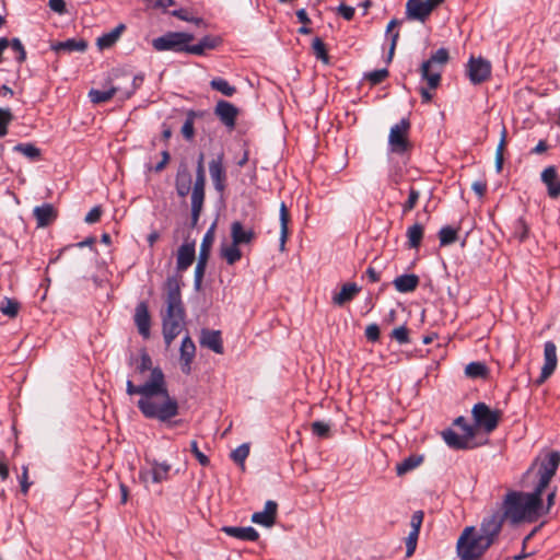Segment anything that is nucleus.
Returning a JSON list of instances; mask_svg holds the SVG:
<instances>
[{
    "mask_svg": "<svg viewBox=\"0 0 560 560\" xmlns=\"http://www.w3.org/2000/svg\"><path fill=\"white\" fill-rule=\"evenodd\" d=\"M128 395H140L137 407L145 419L156 420L167 428L179 425L183 421L175 420L179 415V405L175 397L170 395L163 371L156 366L150 378L140 385L131 380L126 383Z\"/></svg>",
    "mask_w": 560,
    "mask_h": 560,
    "instance_id": "f257e3e1",
    "label": "nucleus"
},
{
    "mask_svg": "<svg viewBox=\"0 0 560 560\" xmlns=\"http://www.w3.org/2000/svg\"><path fill=\"white\" fill-rule=\"evenodd\" d=\"M180 277L170 276L165 282L166 310L162 314V330L167 347L180 334L185 324V307L182 301Z\"/></svg>",
    "mask_w": 560,
    "mask_h": 560,
    "instance_id": "f03ea898",
    "label": "nucleus"
},
{
    "mask_svg": "<svg viewBox=\"0 0 560 560\" xmlns=\"http://www.w3.org/2000/svg\"><path fill=\"white\" fill-rule=\"evenodd\" d=\"M542 491L535 487L533 492L510 491L503 501V512L512 524L536 522L542 515Z\"/></svg>",
    "mask_w": 560,
    "mask_h": 560,
    "instance_id": "7ed1b4c3",
    "label": "nucleus"
},
{
    "mask_svg": "<svg viewBox=\"0 0 560 560\" xmlns=\"http://www.w3.org/2000/svg\"><path fill=\"white\" fill-rule=\"evenodd\" d=\"M491 540L481 537L474 526L466 527L456 544L460 560H478L490 548Z\"/></svg>",
    "mask_w": 560,
    "mask_h": 560,
    "instance_id": "20e7f679",
    "label": "nucleus"
},
{
    "mask_svg": "<svg viewBox=\"0 0 560 560\" xmlns=\"http://www.w3.org/2000/svg\"><path fill=\"white\" fill-rule=\"evenodd\" d=\"M205 154L201 152L198 155L197 167H196V179L192 186V192L190 196L191 201V228L198 224L200 214L203 209L206 198V171H205Z\"/></svg>",
    "mask_w": 560,
    "mask_h": 560,
    "instance_id": "39448f33",
    "label": "nucleus"
},
{
    "mask_svg": "<svg viewBox=\"0 0 560 560\" xmlns=\"http://www.w3.org/2000/svg\"><path fill=\"white\" fill-rule=\"evenodd\" d=\"M450 59L448 50L446 48H439L430 59L422 62L420 72L422 80L428 82L429 89H436L441 83V69H433L434 65L443 67Z\"/></svg>",
    "mask_w": 560,
    "mask_h": 560,
    "instance_id": "423d86ee",
    "label": "nucleus"
},
{
    "mask_svg": "<svg viewBox=\"0 0 560 560\" xmlns=\"http://www.w3.org/2000/svg\"><path fill=\"white\" fill-rule=\"evenodd\" d=\"M410 127V120L408 118H402L390 128L388 135V147L392 153L402 155L411 150L412 144L409 140Z\"/></svg>",
    "mask_w": 560,
    "mask_h": 560,
    "instance_id": "0eeeda50",
    "label": "nucleus"
},
{
    "mask_svg": "<svg viewBox=\"0 0 560 560\" xmlns=\"http://www.w3.org/2000/svg\"><path fill=\"white\" fill-rule=\"evenodd\" d=\"M194 40V35L186 32H168L152 40L156 51L186 52V46Z\"/></svg>",
    "mask_w": 560,
    "mask_h": 560,
    "instance_id": "6e6552de",
    "label": "nucleus"
},
{
    "mask_svg": "<svg viewBox=\"0 0 560 560\" xmlns=\"http://www.w3.org/2000/svg\"><path fill=\"white\" fill-rule=\"evenodd\" d=\"M471 413L476 425L487 433H491L497 429L502 417V411L498 409L492 410L485 402H477L472 407Z\"/></svg>",
    "mask_w": 560,
    "mask_h": 560,
    "instance_id": "1a4fd4ad",
    "label": "nucleus"
},
{
    "mask_svg": "<svg viewBox=\"0 0 560 560\" xmlns=\"http://www.w3.org/2000/svg\"><path fill=\"white\" fill-rule=\"evenodd\" d=\"M444 0H408L406 3V19L424 23L434 9Z\"/></svg>",
    "mask_w": 560,
    "mask_h": 560,
    "instance_id": "9d476101",
    "label": "nucleus"
},
{
    "mask_svg": "<svg viewBox=\"0 0 560 560\" xmlns=\"http://www.w3.org/2000/svg\"><path fill=\"white\" fill-rule=\"evenodd\" d=\"M560 464V453L559 452H550L539 464L537 469L538 482L536 488L544 490L548 487L551 478L555 476L558 466Z\"/></svg>",
    "mask_w": 560,
    "mask_h": 560,
    "instance_id": "9b49d317",
    "label": "nucleus"
},
{
    "mask_svg": "<svg viewBox=\"0 0 560 560\" xmlns=\"http://www.w3.org/2000/svg\"><path fill=\"white\" fill-rule=\"evenodd\" d=\"M467 74L472 84L486 82L491 75V63L482 57H470L467 63Z\"/></svg>",
    "mask_w": 560,
    "mask_h": 560,
    "instance_id": "f8f14e48",
    "label": "nucleus"
},
{
    "mask_svg": "<svg viewBox=\"0 0 560 560\" xmlns=\"http://www.w3.org/2000/svg\"><path fill=\"white\" fill-rule=\"evenodd\" d=\"M445 443L453 450H469L472 448L471 440L476 435L474 427H465L464 434L459 435L452 429H447L442 433Z\"/></svg>",
    "mask_w": 560,
    "mask_h": 560,
    "instance_id": "ddd939ff",
    "label": "nucleus"
},
{
    "mask_svg": "<svg viewBox=\"0 0 560 560\" xmlns=\"http://www.w3.org/2000/svg\"><path fill=\"white\" fill-rule=\"evenodd\" d=\"M544 360L539 377L535 381L536 386L542 385L556 371L558 364L557 347L553 341H546L544 345Z\"/></svg>",
    "mask_w": 560,
    "mask_h": 560,
    "instance_id": "4468645a",
    "label": "nucleus"
},
{
    "mask_svg": "<svg viewBox=\"0 0 560 560\" xmlns=\"http://www.w3.org/2000/svg\"><path fill=\"white\" fill-rule=\"evenodd\" d=\"M151 468L149 470H140L139 478L148 483L151 479L154 483H161L168 479L171 471V464L167 462H158L156 459L148 460Z\"/></svg>",
    "mask_w": 560,
    "mask_h": 560,
    "instance_id": "2eb2a0df",
    "label": "nucleus"
},
{
    "mask_svg": "<svg viewBox=\"0 0 560 560\" xmlns=\"http://www.w3.org/2000/svg\"><path fill=\"white\" fill-rule=\"evenodd\" d=\"M224 154L220 153L209 162V173L215 191L223 195L226 189V171L223 165Z\"/></svg>",
    "mask_w": 560,
    "mask_h": 560,
    "instance_id": "dca6fc26",
    "label": "nucleus"
},
{
    "mask_svg": "<svg viewBox=\"0 0 560 560\" xmlns=\"http://www.w3.org/2000/svg\"><path fill=\"white\" fill-rule=\"evenodd\" d=\"M504 520H506L504 513H493L489 517L483 518L480 528L477 533L485 539L491 540L492 545L494 542V539L501 532Z\"/></svg>",
    "mask_w": 560,
    "mask_h": 560,
    "instance_id": "f3484780",
    "label": "nucleus"
},
{
    "mask_svg": "<svg viewBox=\"0 0 560 560\" xmlns=\"http://www.w3.org/2000/svg\"><path fill=\"white\" fill-rule=\"evenodd\" d=\"M214 114L226 128L233 129L236 125L238 108L228 101L220 100L214 107Z\"/></svg>",
    "mask_w": 560,
    "mask_h": 560,
    "instance_id": "a211bd4d",
    "label": "nucleus"
},
{
    "mask_svg": "<svg viewBox=\"0 0 560 560\" xmlns=\"http://www.w3.org/2000/svg\"><path fill=\"white\" fill-rule=\"evenodd\" d=\"M135 324L143 338L150 337L151 316L145 302H140L135 311Z\"/></svg>",
    "mask_w": 560,
    "mask_h": 560,
    "instance_id": "6ab92c4d",
    "label": "nucleus"
},
{
    "mask_svg": "<svg viewBox=\"0 0 560 560\" xmlns=\"http://www.w3.org/2000/svg\"><path fill=\"white\" fill-rule=\"evenodd\" d=\"M33 215L37 228H46L56 221L58 211L51 203H43L33 209Z\"/></svg>",
    "mask_w": 560,
    "mask_h": 560,
    "instance_id": "aec40b11",
    "label": "nucleus"
},
{
    "mask_svg": "<svg viewBox=\"0 0 560 560\" xmlns=\"http://www.w3.org/2000/svg\"><path fill=\"white\" fill-rule=\"evenodd\" d=\"M277 510H278L277 502L272 501V500H268L265 503L264 511L255 512L252 515V522L255 524L266 526V527H271L276 522Z\"/></svg>",
    "mask_w": 560,
    "mask_h": 560,
    "instance_id": "412c9836",
    "label": "nucleus"
},
{
    "mask_svg": "<svg viewBox=\"0 0 560 560\" xmlns=\"http://www.w3.org/2000/svg\"><path fill=\"white\" fill-rule=\"evenodd\" d=\"M541 182L547 186L548 196L557 199L560 196V177L555 166H548L541 172Z\"/></svg>",
    "mask_w": 560,
    "mask_h": 560,
    "instance_id": "4be33fe9",
    "label": "nucleus"
},
{
    "mask_svg": "<svg viewBox=\"0 0 560 560\" xmlns=\"http://www.w3.org/2000/svg\"><path fill=\"white\" fill-rule=\"evenodd\" d=\"M180 370L188 375L191 371V362L196 354V346L189 336H186L180 345Z\"/></svg>",
    "mask_w": 560,
    "mask_h": 560,
    "instance_id": "5701e85b",
    "label": "nucleus"
},
{
    "mask_svg": "<svg viewBox=\"0 0 560 560\" xmlns=\"http://www.w3.org/2000/svg\"><path fill=\"white\" fill-rule=\"evenodd\" d=\"M200 345L218 354L223 353V342L220 330L202 329L200 335Z\"/></svg>",
    "mask_w": 560,
    "mask_h": 560,
    "instance_id": "b1692460",
    "label": "nucleus"
},
{
    "mask_svg": "<svg viewBox=\"0 0 560 560\" xmlns=\"http://www.w3.org/2000/svg\"><path fill=\"white\" fill-rule=\"evenodd\" d=\"M231 238L235 245L249 244L256 238L253 229H245L242 222L234 221L231 224Z\"/></svg>",
    "mask_w": 560,
    "mask_h": 560,
    "instance_id": "393cba45",
    "label": "nucleus"
},
{
    "mask_svg": "<svg viewBox=\"0 0 560 560\" xmlns=\"http://www.w3.org/2000/svg\"><path fill=\"white\" fill-rule=\"evenodd\" d=\"M196 257L195 243H184L177 252V271L183 272L187 270L194 262Z\"/></svg>",
    "mask_w": 560,
    "mask_h": 560,
    "instance_id": "a878e982",
    "label": "nucleus"
},
{
    "mask_svg": "<svg viewBox=\"0 0 560 560\" xmlns=\"http://www.w3.org/2000/svg\"><path fill=\"white\" fill-rule=\"evenodd\" d=\"M175 188L177 195L182 198L186 197L190 191L192 192L191 175L185 164H180L177 170L175 177Z\"/></svg>",
    "mask_w": 560,
    "mask_h": 560,
    "instance_id": "bb28decb",
    "label": "nucleus"
},
{
    "mask_svg": "<svg viewBox=\"0 0 560 560\" xmlns=\"http://www.w3.org/2000/svg\"><path fill=\"white\" fill-rule=\"evenodd\" d=\"M221 38L218 36L207 35L202 37L198 44L186 46V52L191 55L201 56L206 50L214 49L221 44Z\"/></svg>",
    "mask_w": 560,
    "mask_h": 560,
    "instance_id": "cd10ccee",
    "label": "nucleus"
},
{
    "mask_svg": "<svg viewBox=\"0 0 560 560\" xmlns=\"http://www.w3.org/2000/svg\"><path fill=\"white\" fill-rule=\"evenodd\" d=\"M228 536L237 538L244 541H256L259 538L258 532L252 527H236V526H224L221 529Z\"/></svg>",
    "mask_w": 560,
    "mask_h": 560,
    "instance_id": "c85d7f7f",
    "label": "nucleus"
},
{
    "mask_svg": "<svg viewBox=\"0 0 560 560\" xmlns=\"http://www.w3.org/2000/svg\"><path fill=\"white\" fill-rule=\"evenodd\" d=\"M118 94L120 98L121 86L117 84H110L109 88L104 90L92 89L89 92L90 101L94 104H101L113 98L114 95Z\"/></svg>",
    "mask_w": 560,
    "mask_h": 560,
    "instance_id": "c756f323",
    "label": "nucleus"
},
{
    "mask_svg": "<svg viewBox=\"0 0 560 560\" xmlns=\"http://www.w3.org/2000/svg\"><path fill=\"white\" fill-rule=\"evenodd\" d=\"M420 279L415 273H405L398 276L393 281L395 289L400 293L413 292L419 285Z\"/></svg>",
    "mask_w": 560,
    "mask_h": 560,
    "instance_id": "7c9ffc66",
    "label": "nucleus"
},
{
    "mask_svg": "<svg viewBox=\"0 0 560 560\" xmlns=\"http://www.w3.org/2000/svg\"><path fill=\"white\" fill-rule=\"evenodd\" d=\"M51 48L57 52H84L88 48V43L84 39L69 38L65 42H58L57 44L52 45Z\"/></svg>",
    "mask_w": 560,
    "mask_h": 560,
    "instance_id": "2f4dec72",
    "label": "nucleus"
},
{
    "mask_svg": "<svg viewBox=\"0 0 560 560\" xmlns=\"http://www.w3.org/2000/svg\"><path fill=\"white\" fill-rule=\"evenodd\" d=\"M360 292V288L355 283H346L342 285L339 293L332 296L334 304L341 306L350 302Z\"/></svg>",
    "mask_w": 560,
    "mask_h": 560,
    "instance_id": "473e14b6",
    "label": "nucleus"
},
{
    "mask_svg": "<svg viewBox=\"0 0 560 560\" xmlns=\"http://www.w3.org/2000/svg\"><path fill=\"white\" fill-rule=\"evenodd\" d=\"M125 24H118L110 32L103 34L97 38V46L100 49L110 48L120 37L122 32L125 31Z\"/></svg>",
    "mask_w": 560,
    "mask_h": 560,
    "instance_id": "72a5a7b5",
    "label": "nucleus"
},
{
    "mask_svg": "<svg viewBox=\"0 0 560 560\" xmlns=\"http://www.w3.org/2000/svg\"><path fill=\"white\" fill-rule=\"evenodd\" d=\"M206 115L205 112H196V110H189L187 113V116H186V120L182 127V135L183 137L190 141L192 140L194 136H195V128H194V125H195V119L196 118H201Z\"/></svg>",
    "mask_w": 560,
    "mask_h": 560,
    "instance_id": "f704fd0d",
    "label": "nucleus"
},
{
    "mask_svg": "<svg viewBox=\"0 0 560 560\" xmlns=\"http://www.w3.org/2000/svg\"><path fill=\"white\" fill-rule=\"evenodd\" d=\"M290 214L284 202L280 205V250L284 249L289 236Z\"/></svg>",
    "mask_w": 560,
    "mask_h": 560,
    "instance_id": "c9c22d12",
    "label": "nucleus"
},
{
    "mask_svg": "<svg viewBox=\"0 0 560 560\" xmlns=\"http://www.w3.org/2000/svg\"><path fill=\"white\" fill-rule=\"evenodd\" d=\"M424 229L422 224L415 223L413 225L409 226L407 230V245L409 248L417 249L419 248L421 241L423 238Z\"/></svg>",
    "mask_w": 560,
    "mask_h": 560,
    "instance_id": "e433bc0d",
    "label": "nucleus"
},
{
    "mask_svg": "<svg viewBox=\"0 0 560 560\" xmlns=\"http://www.w3.org/2000/svg\"><path fill=\"white\" fill-rule=\"evenodd\" d=\"M214 232H215V222L212 223V225L209 228V230L203 235L200 249H199V257L198 258H205L209 259L210 250L212 247V244L214 242Z\"/></svg>",
    "mask_w": 560,
    "mask_h": 560,
    "instance_id": "4c0bfd02",
    "label": "nucleus"
},
{
    "mask_svg": "<svg viewBox=\"0 0 560 560\" xmlns=\"http://www.w3.org/2000/svg\"><path fill=\"white\" fill-rule=\"evenodd\" d=\"M402 23V21L398 20V19H392L389 21V23L387 24V27H386V34H388L390 36V46H389V50H388V57H387V61L390 62L393 57H394V54H395V49H396V46H397V42L399 39V32H393V28H395L396 26L400 25Z\"/></svg>",
    "mask_w": 560,
    "mask_h": 560,
    "instance_id": "58836bf2",
    "label": "nucleus"
},
{
    "mask_svg": "<svg viewBox=\"0 0 560 560\" xmlns=\"http://www.w3.org/2000/svg\"><path fill=\"white\" fill-rule=\"evenodd\" d=\"M402 23V21L398 20V19H392L389 21V23L387 24V27H386V34H388L390 36V46H389V50H388V57H387V61L390 62L393 57H394V54H395V49H396V46H397V42L399 39V32H393V28H395L396 26L400 25Z\"/></svg>",
    "mask_w": 560,
    "mask_h": 560,
    "instance_id": "ea45409f",
    "label": "nucleus"
},
{
    "mask_svg": "<svg viewBox=\"0 0 560 560\" xmlns=\"http://www.w3.org/2000/svg\"><path fill=\"white\" fill-rule=\"evenodd\" d=\"M422 456L411 455L405 458L401 463L396 466V472L398 476H402L408 471L415 469L422 463Z\"/></svg>",
    "mask_w": 560,
    "mask_h": 560,
    "instance_id": "a19ab883",
    "label": "nucleus"
},
{
    "mask_svg": "<svg viewBox=\"0 0 560 560\" xmlns=\"http://www.w3.org/2000/svg\"><path fill=\"white\" fill-rule=\"evenodd\" d=\"M20 303L11 298L5 296L0 303V312L9 318H15L20 311Z\"/></svg>",
    "mask_w": 560,
    "mask_h": 560,
    "instance_id": "79ce46f5",
    "label": "nucleus"
},
{
    "mask_svg": "<svg viewBox=\"0 0 560 560\" xmlns=\"http://www.w3.org/2000/svg\"><path fill=\"white\" fill-rule=\"evenodd\" d=\"M458 238V229H454L450 225L443 226L439 231V240L441 246H448L454 244Z\"/></svg>",
    "mask_w": 560,
    "mask_h": 560,
    "instance_id": "37998d69",
    "label": "nucleus"
},
{
    "mask_svg": "<svg viewBox=\"0 0 560 560\" xmlns=\"http://www.w3.org/2000/svg\"><path fill=\"white\" fill-rule=\"evenodd\" d=\"M465 374L470 378H485L488 375V368L482 362H470L465 368Z\"/></svg>",
    "mask_w": 560,
    "mask_h": 560,
    "instance_id": "c03bdc74",
    "label": "nucleus"
},
{
    "mask_svg": "<svg viewBox=\"0 0 560 560\" xmlns=\"http://www.w3.org/2000/svg\"><path fill=\"white\" fill-rule=\"evenodd\" d=\"M221 256L225 259L229 265H234L242 258V252L238 248V245H235L233 242L231 245L223 246L221 248Z\"/></svg>",
    "mask_w": 560,
    "mask_h": 560,
    "instance_id": "a18cd8bd",
    "label": "nucleus"
},
{
    "mask_svg": "<svg viewBox=\"0 0 560 560\" xmlns=\"http://www.w3.org/2000/svg\"><path fill=\"white\" fill-rule=\"evenodd\" d=\"M210 86H211L212 90L218 91V92L222 93L225 96H232L236 92V88L231 85L223 78H213L210 81Z\"/></svg>",
    "mask_w": 560,
    "mask_h": 560,
    "instance_id": "49530a36",
    "label": "nucleus"
},
{
    "mask_svg": "<svg viewBox=\"0 0 560 560\" xmlns=\"http://www.w3.org/2000/svg\"><path fill=\"white\" fill-rule=\"evenodd\" d=\"M13 150L31 161H37L40 158V150L32 143H18Z\"/></svg>",
    "mask_w": 560,
    "mask_h": 560,
    "instance_id": "de8ad7c7",
    "label": "nucleus"
},
{
    "mask_svg": "<svg viewBox=\"0 0 560 560\" xmlns=\"http://www.w3.org/2000/svg\"><path fill=\"white\" fill-rule=\"evenodd\" d=\"M312 47L317 59L322 60L326 65L329 63V56L326 49V45L322 38L315 37L313 39Z\"/></svg>",
    "mask_w": 560,
    "mask_h": 560,
    "instance_id": "09e8293b",
    "label": "nucleus"
},
{
    "mask_svg": "<svg viewBox=\"0 0 560 560\" xmlns=\"http://www.w3.org/2000/svg\"><path fill=\"white\" fill-rule=\"evenodd\" d=\"M13 114L10 108L0 107V138L8 135V127L13 120Z\"/></svg>",
    "mask_w": 560,
    "mask_h": 560,
    "instance_id": "8fccbe9b",
    "label": "nucleus"
},
{
    "mask_svg": "<svg viewBox=\"0 0 560 560\" xmlns=\"http://www.w3.org/2000/svg\"><path fill=\"white\" fill-rule=\"evenodd\" d=\"M9 47L15 52V60L22 65L26 60V50L19 38L9 39Z\"/></svg>",
    "mask_w": 560,
    "mask_h": 560,
    "instance_id": "3c124183",
    "label": "nucleus"
},
{
    "mask_svg": "<svg viewBox=\"0 0 560 560\" xmlns=\"http://www.w3.org/2000/svg\"><path fill=\"white\" fill-rule=\"evenodd\" d=\"M249 455V445L247 443H244L236 447L231 453V458L234 460L235 464L241 465L244 467L245 459Z\"/></svg>",
    "mask_w": 560,
    "mask_h": 560,
    "instance_id": "603ef678",
    "label": "nucleus"
},
{
    "mask_svg": "<svg viewBox=\"0 0 560 560\" xmlns=\"http://www.w3.org/2000/svg\"><path fill=\"white\" fill-rule=\"evenodd\" d=\"M208 264V259L205 258H198L196 268H195V279H194V285L196 290H199L201 288V283L205 277L206 267Z\"/></svg>",
    "mask_w": 560,
    "mask_h": 560,
    "instance_id": "864d4df0",
    "label": "nucleus"
},
{
    "mask_svg": "<svg viewBox=\"0 0 560 560\" xmlns=\"http://www.w3.org/2000/svg\"><path fill=\"white\" fill-rule=\"evenodd\" d=\"M529 228L525 220L520 218L514 223V236L520 241L524 242L528 237Z\"/></svg>",
    "mask_w": 560,
    "mask_h": 560,
    "instance_id": "5fc2aeb1",
    "label": "nucleus"
},
{
    "mask_svg": "<svg viewBox=\"0 0 560 560\" xmlns=\"http://www.w3.org/2000/svg\"><path fill=\"white\" fill-rule=\"evenodd\" d=\"M390 338L395 339L399 345L410 343L409 329L406 326H399L393 329Z\"/></svg>",
    "mask_w": 560,
    "mask_h": 560,
    "instance_id": "6e6d98bb",
    "label": "nucleus"
},
{
    "mask_svg": "<svg viewBox=\"0 0 560 560\" xmlns=\"http://www.w3.org/2000/svg\"><path fill=\"white\" fill-rule=\"evenodd\" d=\"M389 75V72L387 69H378L371 71L364 75V78L372 84L376 85L382 83L387 77Z\"/></svg>",
    "mask_w": 560,
    "mask_h": 560,
    "instance_id": "4d7b16f0",
    "label": "nucleus"
},
{
    "mask_svg": "<svg viewBox=\"0 0 560 560\" xmlns=\"http://www.w3.org/2000/svg\"><path fill=\"white\" fill-rule=\"evenodd\" d=\"M155 368L152 366V359L147 351H142L140 354V363L136 368V373L142 374L147 371L152 372ZM152 373H150L151 375Z\"/></svg>",
    "mask_w": 560,
    "mask_h": 560,
    "instance_id": "13d9d810",
    "label": "nucleus"
},
{
    "mask_svg": "<svg viewBox=\"0 0 560 560\" xmlns=\"http://www.w3.org/2000/svg\"><path fill=\"white\" fill-rule=\"evenodd\" d=\"M419 197H420L419 190H417L413 187H410L408 199L402 205V212L407 213V212L411 211L416 207V205L419 200Z\"/></svg>",
    "mask_w": 560,
    "mask_h": 560,
    "instance_id": "bf43d9fd",
    "label": "nucleus"
},
{
    "mask_svg": "<svg viewBox=\"0 0 560 560\" xmlns=\"http://www.w3.org/2000/svg\"><path fill=\"white\" fill-rule=\"evenodd\" d=\"M142 80H143L142 77L136 75L131 80L130 88H126V89L121 88L120 101L128 100L131 95H133L136 90L141 84Z\"/></svg>",
    "mask_w": 560,
    "mask_h": 560,
    "instance_id": "052dcab7",
    "label": "nucleus"
},
{
    "mask_svg": "<svg viewBox=\"0 0 560 560\" xmlns=\"http://www.w3.org/2000/svg\"><path fill=\"white\" fill-rule=\"evenodd\" d=\"M190 452L194 454L199 464L203 467H207L210 464V460L207 455H205L198 447V443L196 440L190 442Z\"/></svg>",
    "mask_w": 560,
    "mask_h": 560,
    "instance_id": "680f3d73",
    "label": "nucleus"
},
{
    "mask_svg": "<svg viewBox=\"0 0 560 560\" xmlns=\"http://www.w3.org/2000/svg\"><path fill=\"white\" fill-rule=\"evenodd\" d=\"M330 425L323 421H314L312 423V432L318 438H327L329 435Z\"/></svg>",
    "mask_w": 560,
    "mask_h": 560,
    "instance_id": "e2e57ef3",
    "label": "nucleus"
},
{
    "mask_svg": "<svg viewBox=\"0 0 560 560\" xmlns=\"http://www.w3.org/2000/svg\"><path fill=\"white\" fill-rule=\"evenodd\" d=\"M419 534H416V532H410L406 538V557H411L416 549H417V542H418Z\"/></svg>",
    "mask_w": 560,
    "mask_h": 560,
    "instance_id": "0e129e2a",
    "label": "nucleus"
},
{
    "mask_svg": "<svg viewBox=\"0 0 560 560\" xmlns=\"http://www.w3.org/2000/svg\"><path fill=\"white\" fill-rule=\"evenodd\" d=\"M102 208L101 206H95L93 207L89 212L88 214L85 215L84 218V221L85 223L88 224H93V223H96L100 221L101 219V215H102Z\"/></svg>",
    "mask_w": 560,
    "mask_h": 560,
    "instance_id": "69168bd1",
    "label": "nucleus"
},
{
    "mask_svg": "<svg viewBox=\"0 0 560 560\" xmlns=\"http://www.w3.org/2000/svg\"><path fill=\"white\" fill-rule=\"evenodd\" d=\"M365 337L369 341L376 342L380 339V327L377 324H370L365 328Z\"/></svg>",
    "mask_w": 560,
    "mask_h": 560,
    "instance_id": "338daca9",
    "label": "nucleus"
},
{
    "mask_svg": "<svg viewBox=\"0 0 560 560\" xmlns=\"http://www.w3.org/2000/svg\"><path fill=\"white\" fill-rule=\"evenodd\" d=\"M337 12L347 21H351L354 16V8L353 7H350V5H347L345 3H341L338 8H337Z\"/></svg>",
    "mask_w": 560,
    "mask_h": 560,
    "instance_id": "774afa93",
    "label": "nucleus"
}]
</instances>
